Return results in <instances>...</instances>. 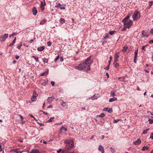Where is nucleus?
Returning <instances> with one entry per match:
<instances>
[{
  "instance_id": "obj_13",
  "label": "nucleus",
  "mask_w": 153,
  "mask_h": 153,
  "mask_svg": "<svg viewBox=\"0 0 153 153\" xmlns=\"http://www.w3.org/2000/svg\"><path fill=\"white\" fill-rule=\"evenodd\" d=\"M32 13L34 16H36L37 13V11L35 7L33 8L32 9Z\"/></svg>"
},
{
  "instance_id": "obj_49",
  "label": "nucleus",
  "mask_w": 153,
  "mask_h": 153,
  "mask_svg": "<svg viewBox=\"0 0 153 153\" xmlns=\"http://www.w3.org/2000/svg\"><path fill=\"white\" fill-rule=\"evenodd\" d=\"M61 5L62 4H61L60 3H59L58 5L57 6H56L55 7H60Z\"/></svg>"
},
{
  "instance_id": "obj_30",
  "label": "nucleus",
  "mask_w": 153,
  "mask_h": 153,
  "mask_svg": "<svg viewBox=\"0 0 153 153\" xmlns=\"http://www.w3.org/2000/svg\"><path fill=\"white\" fill-rule=\"evenodd\" d=\"M42 60L44 63H47L48 62V59L47 58H43Z\"/></svg>"
},
{
  "instance_id": "obj_64",
  "label": "nucleus",
  "mask_w": 153,
  "mask_h": 153,
  "mask_svg": "<svg viewBox=\"0 0 153 153\" xmlns=\"http://www.w3.org/2000/svg\"><path fill=\"white\" fill-rule=\"evenodd\" d=\"M29 115L30 116V117H33V118L34 117L33 115L31 114H29Z\"/></svg>"
},
{
  "instance_id": "obj_26",
  "label": "nucleus",
  "mask_w": 153,
  "mask_h": 153,
  "mask_svg": "<svg viewBox=\"0 0 153 153\" xmlns=\"http://www.w3.org/2000/svg\"><path fill=\"white\" fill-rule=\"evenodd\" d=\"M59 7L61 9L65 10V9L66 5L65 4H62Z\"/></svg>"
},
{
  "instance_id": "obj_14",
  "label": "nucleus",
  "mask_w": 153,
  "mask_h": 153,
  "mask_svg": "<svg viewBox=\"0 0 153 153\" xmlns=\"http://www.w3.org/2000/svg\"><path fill=\"white\" fill-rule=\"evenodd\" d=\"M133 143L135 145H138L141 143V141L140 139H138L137 140L134 141Z\"/></svg>"
},
{
  "instance_id": "obj_60",
  "label": "nucleus",
  "mask_w": 153,
  "mask_h": 153,
  "mask_svg": "<svg viewBox=\"0 0 153 153\" xmlns=\"http://www.w3.org/2000/svg\"><path fill=\"white\" fill-rule=\"evenodd\" d=\"M53 108V106L51 105H49L48 107V108Z\"/></svg>"
},
{
  "instance_id": "obj_29",
  "label": "nucleus",
  "mask_w": 153,
  "mask_h": 153,
  "mask_svg": "<svg viewBox=\"0 0 153 153\" xmlns=\"http://www.w3.org/2000/svg\"><path fill=\"white\" fill-rule=\"evenodd\" d=\"M128 48V47L127 46H125L123 48L122 50V51L123 52H126Z\"/></svg>"
},
{
  "instance_id": "obj_1",
  "label": "nucleus",
  "mask_w": 153,
  "mask_h": 153,
  "mask_svg": "<svg viewBox=\"0 0 153 153\" xmlns=\"http://www.w3.org/2000/svg\"><path fill=\"white\" fill-rule=\"evenodd\" d=\"M91 56L87 58L84 62H82L78 66H76L75 67L76 69L82 71L84 69L86 70H90V66L92 63V61L91 60Z\"/></svg>"
},
{
  "instance_id": "obj_38",
  "label": "nucleus",
  "mask_w": 153,
  "mask_h": 153,
  "mask_svg": "<svg viewBox=\"0 0 153 153\" xmlns=\"http://www.w3.org/2000/svg\"><path fill=\"white\" fill-rule=\"evenodd\" d=\"M54 119V117H51L50 118V119L48 120V122H51L53 121Z\"/></svg>"
},
{
  "instance_id": "obj_6",
  "label": "nucleus",
  "mask_w": 153,
  "mask_h": 153,
  "mask_svg": "<svg viewBox=\"0 0 153 153\" xmlns=\"http://www.w3.org/2000/svg\"><path fill=\"white\" fill-rule=\"evenodd\" d=\"M38 96V94L36 91L33 92V96L31 97V100L33 102L36 101V97Z\"/></svg>"
},
{
  "instance_id": "obj_54",
  "label": "nucleus",
  "mask_w": 153,
  "mask_h": 153,
  "mask_svg": "<svg viewBox=\"0 0 153 153\" xmlns=\"http://www.w3.org/2000/svg\"><path fill=\"white\" fill-rule=\"evenodd\" d=\"M15 58H16V59H19V56H18V55H16V56H15Z\"/></svg>"
},
{
  "instance_id": "obj_39",
  "label": "nucleus",
  "mask_w": 153,
  "mask_h": 153,
  "mask_svg": "<svg viewBox=\"0 0 153 153\" xmlns=\"http://www.w3.org/2000/svg\"><path fill=\"white\" fill-rule=\"evenodd\" d=\"M105 114L103 113H102L100 114V115H99L98 116L100 117H103L105 116Z\"/></svg>"
},
{
  "instance_id": "obj_8",
  "label": "nucleus",
  "mask_w": 153,
  "mask_h": 153,
  "mask_svg": "<svg viewBox=\"0 0 153 153\" xmlns=\"http://www.w3.org/2000/svg\"><path fill=\"white\" fill-rule=\"evenodd\" d=\"M134 63H136V61H137V54H138V49L137 50H136L134 51Z\"/></svg>"
},
{
  "instance_id": "obj_61",
  "label": "nucleus",
  "mask_w": 153,
  "mask_h": 153,
  "mask_svg": "<svg viewBox=\"0 0 153 153\" xmlns=\"http://www.w3.org/2000/svg\"><path fill=\"white\" fill-rule=\"evenodd\" d=\"M41 112H42L44 114H48V113L47 112H45L43 111H41Z\"/></svg>"
},
{
  "instance_id": "obj_23",
  "label": "nucleus",
  "mask_w": 153,
  "mask_h": 153,
  "mask_svg": "<svg viewBox=\"0 0 153 153\" xmlns=\"http://www.w3.org/2000/svg\"><path fill=\"white\" fill-rule=\"evenodd\" d=\"M48 71L41 74H40V75L42 76H45L47 75L48 73Z\"/></svg>"
},
{
  "instance_id": "obj_58",
  "label": "nucleus",
  "mask_w": 153,
  "mask_h": 153,
  "mask_svg": "<svg viewBox=\"0 0 153 153\" xmlns=\"http://www.w3.org/2000/svg\"><path fill=\"white\" fill-rule=\"evenodd\" d=\"M112 58V56H111L110 57V61L109 62V63H110V62H111V60Z\"/></svg>"
},
{
  "instance_id": "obj_10",
  "label": "nucleus",
  "mask_w": 153,
  "mask_h": 153,
  "mask_svg": "<svg viewBox=\"0 0 153 153\" xmlns=\"http://www.w3.org/2000/svg\"><path fill=\"white\" fill-rule=\"evenodd\" d=\"M103 111H107L109 113H111L112 112V109L111 108H104Z\"/></svg>"
},
{
  "instance_id": "obj_55",
  "label": "nucleus",
  "mask_w": 153,
  "mask_h": 153,
  "mask_svg": "<svg viewBox=\"0 0 153 153\" xmlns=\"http://www.w3.org/2000/svg\"><path fill=\"white\" fill-rule=\"evenodd\" d=\"M63 58L62 57H61L60 58V61L61 62H63Z\"/></svg>"
},
{
  "instance_id": "obj_45",
  "label": "nucleus",
  "mask_w": 153,
  "mask_h": 153,
  "mask_svg": "<svg viewBox=\"0 0 153 153\" xmlns=\"http://www.w3.org/2000/svg\"><path fill=\"white\" fill-rule=\"evenodd\" d=\"M120 120V119H117V120L115 119L114 120V123H116Z\"/></svg>"
},
{
  "instance_id": "obj_11",
  "label": "nucleus",
  "mask_w": 153,
  "mask_h": 153,
  "mask_svg": "<svg viewBox=\"0 0 153 153\" xmlns=\"http://www.w3.org/2000/svg\"><path fill=\"white\" fill-rule=\"evenodd\" d=\"M119 53L118 52H117L115 53L114 55V61H118V59L119 58Z\"/></svg>"
},
{
  "instance_id": "obj_34",
  "label": "nucleus",
  "mask_w": 153,
  "mask_h": 153,
  "mask_svg": "<svg viewBox=\"0 0 153 153\" xmlns=\"http://www.w3.org/2000/svg\"><path fill=\"white\" fill-rule=\"evenodd\" d=\"M16 37H15L13 41L12 42L10 43V46H12L15 43L16 40Z\"/></svg>"
},
{
  "instance_id": "obj_25",
  "label": "nucleus",
  "mask_w": 153,
  "mask_h": 153,
  "mask_svg": "<svg viewBox=\"0 0 153 153\" xmlns=\"http://www.w3.org/2000/svg\"><path fill=\"white\" fill-rule=\"evenodd\" d=\"M130 17V16L129 15H127L124 19H123L122 22L128 21V20L129 19Z\"/></svg>"
},
{
  "instance_id": "obj_28",
  "label": "nucleus",
  "mask_w": 153,
  "mask_h": 153,
  "mask_svg": "<svg viewBox=\"0 0 153 153\" xmlns=\"http://www.w3.org/2000/svg\"><path fill=\"white\" fill-rule=\"evenodd\" d=\"M19 150L18 149H12L10 150V152H13L16 153H19V152L18 151V150Z\"/></svg>"
},
{
  "instance_id": "obj_4",
  "label": "nucleus",
  "mask_w": 153,
  "mask_h": 153,
  "mask_svg": "<svg viewBox=\"0 0 153 153\" xmlns=\"http://www.w3.org/2000/svg\"><path fill=\"white\" fill-rule=\"evenodd\" d=\"M123 22L124 23V25L125 27H127L129 29L133 23L132 22L131 20L123 21Z\"/></svg>"
},
{
  "instance_id": "obj_9",
  "label": "nucleus",
  "mask_w": 153,
  "mask_h": 153,
  "mask_svg": "<svg viewBox=\"0 0 153 153\" xmlns=\"http://www.w3.org/2000/svg\"><path fill=\"white\" fill-rule=\"evenodd\" d=\"M142 37H148L149 35L147 32L145 31V30H143L141 32Z\"/></svg>"
},
{
  "instance_id": "obj_20",
  "label": "nucleus",
  "mask_w": 153,
  "mask_h": 153,
  "mask_svg": "<svg viewBox=\"0 0 153 153\" xmlns=\"http://www.w3.org/2000/svg\"><path fill=\"white\" fill-rule=\"evenodd\" d=\"M117 98L116 97H113L109 99V102H111L117 100Z\"/></svg>"
},
{
  "instance_id": "obj_24",
  "label": "nucleus",
  "mask_w": 153,
  "mask_h": 153,
  "mask_svg": "<svg viewBox=\"0 0 153 153\" xmlns=\"http://www.w3.org/2000/svg\"><path fill=\"white\" fill-rule=\"evenodd\" d=\"M32 58H33L36 61V62H39V60L38 59V58L37 57H35L34 56H32Z\"/></svg>"
},
{
  "instance_id": "obj_41",
  "label": "nucleus",
  "mask_w": 153,
  "mask_h": 153,
  "mask_svg": "<svg viewBox=\"0 0 153 153\" xmlns=\"http://www.w3.org/2000/svg\"><path fill=\"white\" fill-rule=\"evenodd\" d=\"M51 44L52 43L50 41H48L47 43V45L48 46H51Z\"/></svg>"
},
{
  "instance_id": "obj_37",
  "label": "nucleus",
  "mask_w": 153,
  "mask_h": 153,
  "mask_svg": "<svg viewBox=\"0 0 153 153\" xmlns=\"http://www.w3.org/2000/svg\"><path fill=\"white\" fill-rule=\"evenodd\" d=\"M149 130V129H147L144 130L143 131L142 134H146L147 132V131Z\"/></svg>"
},
{
  "instance_id": "obj_31",
  "label": "nucleus",
  "mask_w": 153,
  "mask_h": 153,
  "mask_svg": "<svg viewBox=\"0 0 153 153\" xmlns=\"http://www.w3.org/2000/svg\"><path fill=\"white\" fill-rule=\"evenodd\" d=\"M111 96V97H114L116 96V94L114 92V91H111L110 93Z\"/></svg>"
},
{
  "instance_id": "obj_56",
  "label": "nucleus",
  "mask_w": 153,
  "mask_h": 153,
  "mask_svg": "<svg viewBox=\"0 0 153 153\" xmlns=\"http://www.w3.org/2000/svg\"><path fill=\"white\" fill-rule=\"evenodd\" d=\"M62 150V149H60L59 150H58L57 151V152L58 153H59V152L60 151H61Z\"/></svg>"
},
{
  "instance_id": "obj_21",
  "label": "nucleus",
  "mask_w": 153,
  "mask_h": 153,
  "mask_svg": "<svg viewBox=\"0 0 153 153\" xmlns=\"http://www.w3.org/2000/svg\"><path fill=\"white\" fill-rule=\"evenodd\" d=\"M47 21V20L45 19L42 20L39 23V24L41 25H43Z\"/></svg>"
},
{
  "instance_id": "obj_3",
  "label": "nucleus",
  "mask_w": 153,
  "mask_h": 153,
  "mask_svg": "<svg viewBox=\"0 0 153 153\" xmlns=\"http://www.w3.org/2000/svg\"><path fill=\"white\" fill-rule=\"evenodd\" d=\"M132 17L134 21L137 20L140 17V13L137 10H135L132 16Z\"/></svg>"
},
{
  "instance_id": "obj_40",
  "label": "nucleus",
  "mask_w": 153,
  "mask_h": 153,
  "mask_svg": "<svg viewBox=\"0 0 153 153\" xmlns=\"http://www.w3.org/2000/svg\"><path fill=\"white\" fill-rule=\"evenodd\" d=\"M66 103L64 101L62 102L61 104L64 107H65L66 106Z\"/></svg>"
},
{
  "instance_id": "obj_22",
  "label": "nucleus",
  "mask_w": 153,
  "mask_h": 153,
  "mask_svg": "<svg viewBox=\"0 0 153 153\" xmlns=\"http://www.w3.org/2000/svg\"><path fill=\"white\" fill-rule=\"evenodd\" d=\"M67 131V129L66 128H65L64 127L62 126L60 129V131Z\"/></svg>"
},
{
  "instance_id": "obj_50",
  "label": "nucleus",
  "mask_w": 153,
  "mask_h": 153,
  "mask_svg": "<svg viewBox=\"0 0 153 153\" xmlns=\"http://www.w3.org/2000/svg\"><path fill=\"white\" fill-rule=\"evenodd\" d=\"M146 46H143L142 47V49L143 50H144V51H146V50L145 49V48Z\"/></svg>"
},
{
  "instance_id": "obj_12",
  "label": "nucleus",
  "mask_w": 153,
  "mask_h": 153,
  "mask_svg": "<svg viewBox=\"0 0 153 153\" xmlns=\"http://www.w3.org/2000/svg\"><path fill=\"white\" fill-rule=\"evenodd\" d=\"M54 99V98L53 97H49L48 98V99H47L48 102L49 104H51V103L52 101Z\"/></svg>"
},
{
  "instance_id": "obj_47",
  "label": "nucleus",
  "mask_w": 153,
  "mask_h": 153,
  "mask_svg": "<svg viewBox=\"0 0 153 153\" xmlns=\"http://www.w3.org/2000/svg\"><path fill=\"white\" fill-rule=\"evenodd\" d=\"M51 84L53 86L54 85L55 82H54L52 81L51 82Z\"/></svg>"
},
{
  "instance_id": "obj_17",
  "label": "nucleus",
  "mask_w": 153,
  "mask_h": 153,
  "mask_svg": "<svg viewBox=\"0 0 153 153\" xmlns=\"http://www.w3.org/2000/svg\"><path fill=\"white\" fill-rule=\"evenodd\" d=\"M45 5V3L43 4L42 1L41 2L40 7L41 10H44V5Z\"/></svg>"
},
{
  "instance_id": "obj_52",
  "label": "nucleus",
  "mask_w": 153,
  "mask_h": 153,
  "mask_svg": "<svg viewBox=\"0 0 153 153\" xmlns=\"http://www.w3.org/2000/svg\"><path fill=\"white\" fill-rule=\"evenodd\" d=\"M127 27H125H125H123V28L122 29L123 31H125L126 30V28Z\"/></svg>"
},
{
  "instance_id": "obj_48",
  "label": "nucleus",
  "mask_w": 153,
  "mask_h": 153,
  "mask_svg": "<svg viewBox=\"0 0 153 153\" xmlns=\"http://www.w3.org/2000/svg\"><path fill=\"white\" fill-rule=\"evenodd\" d=\"M16 34H17V33H14L11 35H10V37L11 36H16Z\"/></svg>"
},
{
  "instance_id": "obj_27",
  "label": "nucleus",
  "mask_w": 153,
  "mask_h": 153,
  "mask_svg": "<svg viewBox=\"0 0 153 153\" xmlns=\"http://www.w3.org/2000/svg\"><path fill=\"white\" fill-rule=\"evenodd\" d=\"M98 150L99 151H101L104 150V149L103 146L102 145H100L99 146Z\"/></svg>"
},
{
  "instance_id": "obj_33",
  "label": "nucleus",
  "mask_w": 153,
  "mask_h": 153,
  "mask_svg": "<svg viewBox=\"0 0 153 153\" xmlns=\"http://www.w3.org/2000/svg\"><path fill=\"white\" fill-rule=\"evenodd\" d=\"M110 148L111 149V152L112 153H115L116 152L115 150L113 149L112 147H111Z\"/></svg>"
},
{
  "instance_id": "obj_2",
  "label": "nucleus",
  "mask_w": 153,
  "mask_h": 153,
  "mask_svg": "<svg viewBox=\"0 0 153 153\" xmlns=\"http://www.w3.org/2000/svg\"><path fill=\"white\" fill-rule=\"evenodd\" d=\"M66 143V150H69L72 147H73L74 146V143L72 141H69V140L65 141Z\"/></svg>"
},
{
  "instance_id": "obj_44",
  "label": "nucleus",
  "mask_w": 153,
  "mask_h": 153,
  "mask_svg": "<svg viewBox=\"0 0 153 153\" xmlns=\"http://www.w3.org/2000/svg\"><path fill=\"white\" fill-rule=\"evenodd\" d=\"M110 63H109V65L105 68H104V69L108 70L109 69V66H110Z\"/></svg>"
},
{
  "instance_id": "obj_62",
  "label": "nucleus",
  "mask_w": 153,
  "mask_h": 153,
  "mask_svg": "<svg viewBox=\"0 0 153 153\" xmlns=\"http://www.w3.org/2000/svg\"><path fill=\"white\" fill-rule=\"evenodd\" d=\"M62 122H61L60 123H56L55 124L57 125H59H59H61L62 124Z\"/></svg>"
},
{
  "instance_id": "obj_32",
  "label": "nucleus",
  "mask_w": 153,
  "mask_h": 153,
  "mask_svg": "<svg viewBox=\"0 0 153 153\" xmlns=\"http://www.w3.org/2000/svg\"><path fill=\"white\" fill-rule=\"evenodd\" d=\"M59 22L62 24H63L65 23V20L64 19L61 18L60 19Z\"/></svg>"
},
{
  "instance_id": "obj_43",
  "label": "nucleus",
  "mask_w": 153,
  "mask_h": 153,
  "mask_svg": "<svg viewBox=\"0 0 153 153\" xmlns=\"http://www.w3.org/2000/svg\"><path fill=\"white\" fill-rule=\"evenodd\" d=\"M22 45V43H21L19 45L17 46V48L19 49H20L21 48Z\"/></svg>"
},
{
  "instance_id": "obj_57",
  "label": "nucleus",
  "mask_w": 153,
  "mask_h": 153,
  "mask_svg": "<svg viewBox=\"0 0 153 153\" xmlns=\"http://www.w3.org/2000/svg\"><path fill=\"white\" fill-rule=\"evenodd\" d=\"M150 32L152 34H153V28L150 30Z\"/></svg>"
},
{
  "instance_id": "obj_53",
  "label": "nucleus",
  "mask_w": 153,
  "mask_h": 153,
  "mask_svg": "<svg viewBox=\"0 0 153 153\" xmlns=\"http://www.w3.org/2000/svg\"><path fill=\"white\" fill-rule=\"evenodd\" d=\"M149 44L153 43V40H152L150 41L149 42Z\"/></svg>"
},
{
  "instance_id": "obj_36",
  "label": "nucleus",
  "mask_w": 153,
  "mask_h": 153,
  "mask_svg": "<svg viewBox=\"0 0 153 153\" xmlns=\"http://www.w3.org/2000/svg\"><path fill=\"white\" fill-rule=\"evenodd\" d=\"M115 32H116V31L114 30H111V31H110L109 33V34L110 35H112Z\"/></svg>"
},
{
  "instance_id": "obj_18",
  "label": "nucleus",
  "mask_w": 153,
  "mask_h": 153,
  "mask_svg": "<svg viewBox=\"0 0 153 153\" xmlns=\"http://www.w3.org/2000/svg\"><path fill=\"white\" fill-rule=\"evenodd\" d=\"M149 147H148L147 146H144L142 147V150L143 151H145L146 150H149Z\"/></svg>"
},
{
  "instance_id": "obj_5",
  "label": "nucleus",
  "mask_w": 153,
  "mask_h": 153,
  "mask_svg": "<svg viewBox=\"0 0 153 153\" xmlns=\"http://www.w3.org/2000/svg\"><path fill=\"white\" fill-rule=\"evenodd\" d=\"M8 34H5L0 37V40L1 41H4L8 36Z\"/></svg>"
},
{
  "instance_id": "obj_19",
  "label": "nucleus",
  "mask_w": 153,
  "mask_h": 153,
  "mask_svg": "<svg viewBox=\"0 0 153 153\" xmlns=\"http://www.w3.org/2000/svg\"><path fill=\"white\" fill-rule=\"evenodd\" d=\"M45 48V47L44 46H41L37 48V50L39 51H43Z\"/></svg>"
},
{
  "instance_id": "obj_42",
  "label": "nucleus",
  "mask_w": 153,
  "mask_h": 153,
  "mask_svg": "<svg viewBox=\"0 0 153 153\" xmlns=\"http://www.w3.org/2000/svg\"><path fill=\"white\" fill-rule=\"evenodd\" d=\"M59 56L58 55V56L54 59V62H56L59 59Z\"/></svg>"
},
{
  "instance_id": "obj_35",
  "label": "nucleus",
  "mask_w": 153,
  "mask_h": 153,
  "mask_svg": "<svg viewBox=\"0 0 153 153\" xmlns=\"http://www.w3.org/2000/svg\"><path fill=\"white\" fill-rule=\"evenodd\" d=\"M152 117L153 118V117ZM148 121L150 124H152L153 123V119H149Z\"/></svg>"
},
{
  "instance_id": "obj_59",
  "label": "nucleus",
  "mask_w": 153,
  "mask_h": 153,
  "mask_svg": "<svg viewBox=\"0 0 153 153\" xmlns=\"http://www.w3.org/2000/svg\"><path fill=\"white\" fill-rule=\"evenodd\" d=\"M34 41L33 39H31L30 40V42H29L30 43H32Z\"/></svg>"
},
{
  "instance_id": "obj_15",
  "label": "nucleus",
  "mask_w": 153,
  "mask_h": 153,
  "mask_svg": "<svg viewBox=\"0 0 153 153\" xmlns=\"http://www.w3.org/2000/svg\"><path fill=\"white\" fill-rule=\"evenodd\" d=\"M117 61H114V67L118 68L119 67V64L117 63Z\"/></svg>"
},
{
  "instance_id": "obj_16",
  "label": "nucleus",
  "mask_w": 153,
  "mask_h": 153,
  "mask_svg": "<svg viewBox=\"0 0 153 153\" xmlns=\"http://www.w3.org/2000/svg\"><path fill=\"white\" fill-rule=\"evenodd\" d=\"M26 152H27V153H29V152L28 151H27ZM30 153H39V152L38 150L35 149L33 150Z\"/></svg>"
},
{
  "instance_id": "obj_63",
  "label": "nucleus",
  "mask_w": 153,
  "mask_h": 153,
  "mask_svg": "<svg viewBox=\"0 0 153 153\" xmlns=\"http://www.w3.org/2000/svg\"><path fill=\"white\" fill-rule=\"evenodd\" d=\"M106 76H107V77L108 78L109 75V74H108V73H107L106 74Z\"/></svg>"
},
{
  "instance_id": "obj_51",
  "label": "nucleus",
  "mask_w": 153,
  "mask_h": 153,
  "mask_svg": "<svg viewBox=\"0 0 153 153\" xmlns=\"http://www.w3.org/2000/svg\"><path fill=\"white\" fill-rule=\"evenodd\" d=\"M37 123L39 125V126H43L44 125V124H42V123H39L38 122H37Z\"/></svg>"
},
{
  "instance_id": "obj_7",
  "label": "nucleus",
  "mask_w": 153,
  "mask_h": 153,
  "mask_svg": "<svg viewBox=\"0 0 153 153\" xmlns=\"http://www.w3.org/2000/svg\"><path fill=\"white\" fill-rule=\"evenodd\" d=\"M100 97V94H95L93 96L89 98L90 99L94 100L97 99V98Z\"/></svg>"
},
{
  "instance_id": "obj_46",
  "label": "nucleus",
  "mask_w": 153,
  "mask_h": 153,
  "mask_svg": "<svg viewBox=\"0 0 153 153\" xmlns=\"http://www.w3.org/2000/svg\"><path fill=\"white\" fill-rule=\"evenodd\" d=\"M150 138L152 139H153V133H152L150 135Z\"/></svg>"
}]
</instances>
